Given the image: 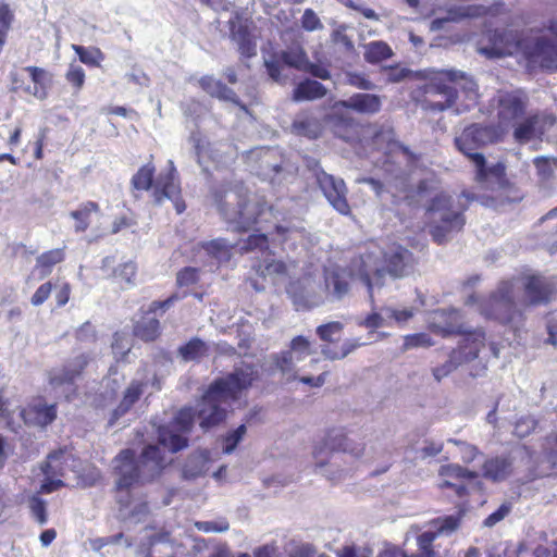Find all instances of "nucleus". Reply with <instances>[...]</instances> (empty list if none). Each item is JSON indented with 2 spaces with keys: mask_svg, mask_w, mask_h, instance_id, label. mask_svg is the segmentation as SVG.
Returning a JSON list of instances; mask_svg holds the SVG:
<instances>
[{
  "mask_svg": "<svg viewBox=\"0 0 557 557\" xmlns=\"http://www.w3.org/2000/svg\"><path fill=\"white\" fill-rule=\"evenodd\" d=\"M253 379L252 369L245 367L215 380L195 409L180 410L170 425L159 429V445L147 446L138 461L134 460L131 450H123L116 456L113 470L119 494L139 482L152 479L171 461L166 453L173 454L187 446L184 434L191 430L195 417L203 430L221 423L226 417L225 405L248 388ZM119 502H122V495H119Z\"/></svg>",
  "mask_w": 557,
  "mask_h": 557,
  "instance_id": "nucleus-1",
  "label": "nucleus"
},
{
  "mask_svg": "<svg viewBox=\"0 0 557 557\" xmlns=\"http://www.w3.org/2000/svg\"><path fill=\"white\" fill-rule=\"evenodd\" d=\"M364 450L363 442L349 437L343 431L333 430L314 444L313 466L318 473L335 482L350 471V467H341L344 456L356 461L363 456Z\"/></svg>",
  "mask_w": 557,
  "mask_h": 557,
  "instance_id": "nucleus-2",
  "label": "nucleus"
},
{
  "mask_svg": "<svg viewBox=\"0 0 557 557\" xmlns=\"http://www.w3.org/2000/svg\"><path fill=\"white\" fill-rule=\"evenodd\" d=\"M360 280L367 285L370 298L375 286L383 285L385 274L394 278L409 274L413 267L412 253L400 245L392 244L383 251H369L355 260Z\"/></svg>",
  "mask_w": 557,
  "mask_h": 557,
  "instance_id": "nucleus-3",
  "label": "nucleus"
},
{
  "mask_svg": "<svg viewBox=\"0 0 557 557\" xmlns=\"http://www.w3.org/2000/svg\"><path fill=\"white\" fill-rule=\"evenodd\" d=\"M218 208L234 231H247L262 222H269L272 208L258 195H248L243 188L230 189L216 196Z\"/></svg>",
  "mask_w": 557,
  "mask_h": 557,
  "instance_id": "nucleus-4",
  "label": "nucleus"
},
{
  "mask_svg": "<svg viewBox=\"0 0 557 557\" xmlns=\"http://www.w3.org/2000/svg\"><path fill=\"white\" fill-rule=\"evenodd\" d=\"M463 95V102L456 106L455 111L461 113L475 106L479 92L476 83L462 72L445 70L440 71L433 83L428 87L426 94L431 97H442L444 100H428V108L443 111L451 108Z\"/></svg>",
  "mask_w": 557,
  "mask_h": 557,
  "instance_id": "nucleus-5",
  "label": "nucleus"
},
{
  "mask_svg": "<svg viewBox=\"0 0 557 557\" xmlns=\"http://www.w3.org/2000/svg\"><path fill=\"white\" fill-rule=\"evenodd\" d=\"M498 137L497 128L473 124L466 127L455 138L457 149L467 156L476 168L478 182L488 186L500 183L505 168L499 162L487 166L484 156L478 152V149L496 141Z\"/></svg>",
  "mask_w": 557,
  "mask_h": 557,
  "instance_id": "nucleus-6",
  "label": "nucleus"
},
{
  "mask_svg": "<svg viewBox=\"0 0 557 557\" xmlns=\"http://www.w3.org/2000/svg\"><path fill=\"white\" fill-rule=\"evenodd\" d=\"M463 210L465 208L446 193H440L432 198L428 208V218L430 233L436 243L446 242L453 233L463 227L466 222Z\"/></svg>",
  "mask_w": 557,
  "mask_h": 557,
  "instance_id": "nucleus-7",
  "label": "nucleus"
},
{
  "mask_svg": "<svg viewBox=\"0 0 557 557\" xmlns=\"http://www.w3.org/2000/svg\"><path fill=\"white\" fill-rule=\"evenodd\" d=\"M529 98L521 89L499 90L492 98L490 107L495 112L498 132H505L520 120L528 106Z\"/></svg>",
  "mask_w": 557,
  "mask_h": 557,
  "instance_id": "nucleus-8",
  "label": "nucleus"
},
{
  "mask_svg": "<svg viewBox=\"0 0 557 557\" xmlns=\"http://www.w3.org/2000/svg\"><path fill=\"white\" fill-rule=\"evenodd\" d=\"M528 34H518L512 29L488 32L479 42V53L490 59L522 54Z\"/></svg>",
  "mask_w": 557,
  "mask_h": 557,
  "instance_id": "nucleus-9",
  "label": "nucleus"
},
{
  "mask_svg": "<svg viewBox=\"0 0 557 557\" xmlns=\"http://www.w3.org/2000/svg\"><path fill=\"white\" fill-rule=\"evenodd\" d=\"M326 288L320 275L307 274L289 283L287 294L297 310H307L326 302Z\"/></svg>",
  "mask_w": 557,
  "mask_h": 557,
  "instance_id": "nucleus-10",
  "label": "nucleus"
},
{
  "mask_svg": "<svg viewBox=\"0 0 557 557\" xmlns=\"http://www.w3.org/2000/svg\"><path fill=\"white\" fill-rule=\"evenodd\" d=\"M231 39L237 45L242 55L250 58L257 53L255 25L251 17L240 11L234 10L227 21Z\"/></svg>",
  "mask_w": 557,
  "mask_h": 557,
  "instance_id": "nucleus-11",
  "label": "nucleus"
},
{
  "mask_svg": "<svg viewBox=\"0 0 557 557\" xmlns=\"http://www.w3.org/2000/svg\"><path fill=\"white\" fill-rule=\"evenodd\" d=\"M479 311L486 318L496 319L502 323L511 322L517 313L512 297V284L503 283L495 294L479 304Z\"/></svg>",
  "mask_w": 557,
  "mask_h": 557,
  "instance_id": "nucleus-12",
  "label": "nucleus"
},
{
  "mask_svg": "<svg viewBox=\"0 0 557 557\" xmlns=\"http://www.w3.org/2000/svg\"><path fill=\"white\" fill-rule=\"evenodd\" d=\"M522 55L530 69H557V44L543 36L529 35Z\"/></svg>",
  "mask_w": 557,
  "mask_h": 557,
  "instance_id": "nucleus-13",
  "label": "nucleus"
},
{
  "mask_svg": "<svg viewBox=\"0 0 557 557\" xmlns=\"http://www.w3.org/2000/svg\"><path fill=\"white\" fill-rule=\"evenodd\" d=\"M317 182L329 203L341 214L348 215L350 206L347 201V187L342 178L324 171L317 173Z\"/></svg>",
  "mask_w": 557,
  "mask_h": 557,
  "instance_id": "nucleus-14",
  "label": "nucleus"
},
{
  "mask_svg": "<svg viewBox=\"0 0 557 557\" xmlns=\"http://www.w3.org/2000/svg\"><path fill=\"white\" fill-rule=\"evenodd\" d=\"M351 267L350 271L339 265L325 268L323 276L320 277L322 280V286L326 288V301L339 300L348 293L349 277L357 276L360 278L358 267L355 265V260Z\"/></svg>",
  "mask_w": 557,
  "mask_h": 557,
  "instance_id": "nucleus-15",
  "label": "nucleus"
},
{
  "mask_svg": "<svg viewBox=\"0 0 557 557\" xmlns=\"http://www.w3.org/2000/svg\"><path fill=\"white\" fill-rule=\"evenodd\" d=\"M311 344L304 336H296L292 339L289 350L282 351L274 357L277 369L286 376L287 381L297 379L296 362L304 360L311 355Z\"/></svg>",
  "mask_w": 557,
  "mask_h": 557,
  "instance_id": "nucleus-16",
  "label": "nucleus"
},
{
  "mask_svg": "<svg viewBox=\"0 0 557 557\" xmlns=\"http://www.w3.org/2000/svg\"><path fill=\"white\" fill-rule=\"evenodd\" d=\"M181 188L173 161H169V172L160 174L153 185L152 196L156 203H161L164 198L173 201L177 213L185 210V203L180 198Z\"/></svg>",
  "mask_w": 557,
  "mask_h": 557,
  "instance_id": "nucleus-17",
  "label": "nucleus"
},
{
  "mask_svg": "<svg viewBox=\"0 0 557 557\" xmlns=\"http://www.w3.org/2000/svg\"><path fill=\"white\" fill-rule=\"evenodd\" d=\"M70 459L71 456L65 451H58L49 455L48 460L42 468L46 480L40 487V492L51 493L63 485V482L59 478L65 476V470Z\"/></svg>",
  "mask_w": 557,
  "mask_h": 557,
  "instance_id": "nucleus-18",
  "label": "nucleus"
},
{
  "mask_svg": "<svg viewBox=\"0 0 557 557\" xmlns=\"http://www.w3.org/2000/svg\"><path fill=\"white\" fill-rule=\"evenodd\" d=\"M281 61L286 65L295 67L297 70H307L309 62L306 53L301 48H293L288 51H283L280 57L274 54L269 59H264V65L267 67L270 77L276 82L281 78Z\"/></svg>",
  "mask_w": 557,
  "mask_h": 557,
  "instance_id": "nucleus-19",
  "label": "nucleus"
},
{
  "mask_svg": "<svg viewBox=\"0 0 557 557\" xmlns=\"http://www.w3.org/2000/svg\"><path fill=\"white\" fill-rule=\"evenodd\" d=\"M460 334L462 338L458 344V348L455 349L451 355L453 361L461 364L478 357L481 348L484 347L485 335L481 330L466 331L463 327Z\"/></svg>",
  "mask_w": 557,
  "mask_h": 557,
  "instance_id": "nucleus-20",
  "label": "nucleus"
},
{
  "mask_svg": "<svg viewBox=\"0 0 557 557\" xmlns=\"http://www.w3.org/2000/svg\"><path fill=\"white\" fill-rule=\"evenodd\" d=\"M460 320L461 315L458 310H437L430 314L428 324L434 334L446 337L450 334L462 332L463 326Z\"/></svg>",
  "mask_w": 557,
  "mask_h": 557,
  "instance_id": "nucleus-21",
  "label": "nucleus"
},
{
  "mask_svg": "<svg viewBox=\"0 0 557 557\" xmlns=\"http://www.w3.org/2000/svg\"><path fill=\"white\" fill-rule=\"evenodd\" d=\"M520 451H516L515 455L509 456H497L488 458L482 466V475L493 482H500L509 478L515 470L516 455Z\"/></svg>",
  "mask_w": 557,
  "mask_h": 557,
  "instance_id": "nucleus-22",
  "label": "nucleus"
},
{
  "mask_svg": "<svg viewBox=\"0 0 557 557\" xmlns=\"http://www.w3.org/2000/svg\"><path fill=\"white\" fill-rule=\"evenodd\" d=\"M21 416L27 424L46 426L55 419L57 410L54 405L37 399L23 409Z\"/></svg>",
  "mask_w": 557,
  "mask_h": 557,
  "instance_id": "nucleus-23",
  "label": "nucleus"
},
{
  "mask_svg": "<svg viewBox=\"0 0 557 557\" xmlns=\"http://www.w3.org/2000/svg\"><path fill=\"white\" fill-rule=\"evenodd\" d=\"M556 288V283L544 276H531L525 284V299L530 305L547 302Z\"/></svg>",
  "mask_w": 557,
  "mask_h": 557,
  "instance_id": "nucleus-24",
  "label": "nucleus"
},
{
  "mask_svg": "<svg viewBox=\"0 0 557 557\" xmlns=\"http://www.w3.org/2000/svg\"><path fill=\"white\" fill-rule=\"evenodd\" d=\"M89 358L85 354L78 355L71 359L62 369L51 373L50 383L54 386L64 383H71L81 375L85 367L88 364Z\"/></svg>",
  "mask_w": 557,
  "mask_h": 557,
  "instance_id": "nucleus-25",
  "label": "nucleus"
},
{
  "mask_svg": "<svg viewBox=\"0 0 557 557\" xmlns=\"http://www.w3.org/2000/svg\"><path fill=\"white\" fill-rule=\"evenodd\" d=\"M344 107L363 114H374L381 110V98L372 94H356L348 100L338 101L336 107Z\"/></svg>",
  "mask_w": 557,
  "mask_h": 557,
  "instance_id": "nucleus-26",
  "label": "nucleus"
},
{
  "mask_svg": "<svg viewBox=\"0 0 557 557\" xmlns=\"http://www.w3.org/2000/svg\"><path fill=\"white\" fill-rule=\"evenodd\" d=\"M292 131L296 135L306 136L308 138H317L322 132V124L312 114L301 112L296 115L292 124Z\"/></svg>",
  "mask_w": 557,
  "mask_h": 557,
  "instance_id": "nucleus-27",
  "label": "nucleus"
},
{
  "mask_svg": "<svg viewBox=\"0 0 557 557\" xmlns=\"http://www.w3.org/2000/svg\"><path fill=\"white\" fill-rule=\"evenodd\" d=\"M200 87L211 95L212 97H216L221 100L231 101L233 103L239 104L237 96L234 91L227 88L221 81L215 79L212 76H203L199 81Z\"/></svg>",
  "mask_w": 557,
  "mask_h": 557,
  "instance_id": "nucleus-28",
  "label": "nucleus"
},
{
  "mask_svg": "<svg viewBox=\"0 0 557 557\" xmlns=\"http://www.w3.org/2000/svg\"><path fill=\"white\" fill-rule=\"evenodd\" d=\"M536 116L534 114L527 116L521 121L513 124V138L516 141L523 144L531 139L539 137V129L536 128Z\"/></svg>",
  "mask_w": 557,
  "mask_h": 557,
  "instance_id": "nucleus-29",
  "label": "nucleus"
},
{
  "mask_svg": "<svg viewBox=\"0 0 557 557\" xmlns=\"http://www.w3.org/2000/svg\"><path fill=\"white\" fill-rule=\"evenodd\" d=\"M326 89L324 86L317 82L307 79L295 88L294 90V99L296 101H304V100H315L319 98H322L325 96Z\"/></svg>",
  "mask_w": 557,
  "mask_h": 557,
  "instance_id": "nucleus-30",
  "label": "nucleus"
},
{
  "mask_svg": "<svg viewBox=\"0 0 557 557\" xmlns=\"http://www.w3.org/2000/svg\"><path fill=\"white\" fill-rule=\"evenodd\" d=\"M293 262H284L267 257L260 265V273L264 277L269 276L273 280H278L287 275L294 268Z\"/></svg>",
  "mask_w": 557,
  "mask_h": 557,
  "instance_id": "nucleus-31",
  "label": "nucleus"
},
{
  "mask_svg": "<svg viewBox=\"0 0 557 557\" xmlns=\"http://www.w3.org/2000/svg\"><path fill=\"white\" fill-rule=\"evenodd\" d=\"M208 345L200 338H193L178 349L180 356L186 362L199 361L202 357L208 355Z\"/></svg>",
  "mask_w": 557,
  "mask_h": 557,
  "instance_id": "nucleus-32",
  "label": "nucleus"
},
{
  "mask_svg": "<svg viewBox=\"0 0 557 557\" xmlns=\"http://www.w3.org/2000/svg\"><path fill=\"white\" fill-rule=\"evenodd\" d=\"M134 333L143 341H154L160 335L159 320L149 315L143 317L141 320L137 322Z\"/></svg>",
  "mask_w": 557,
  "mask_h": 557,
  "instance_id": "nucleus-33",
  "label": "nucleus"
},
{
  "mask_svg": "<svg viewBox=\"0 0 557 557\" xmlns=\"http://www.w3.org/2000/svg\"><path fill=\"white\" fill-rule=\"evenodd\" d=\"M99 211L98 203L94 201H87L79 206L77 210H74L70 213L71 218H73L75 223V232L82 233L85 232L89 226V218L94 212Z\"/></svg>",
  "mask_w": 557,
  "mask_h": 557,
  "instance_id": "nucleus-34",
  "label": "nucleus"
},
{
  "mask_svg": "<svg viewBox=\"0 0 557 557\" xmlns=\"http://www.w3.org/2000/svg\"><path fill=\"white\" fill-rule=\"evenodd\" d=\"M143 394V384L139 382H132L124 392V396L119 407L114 411L115 418L126 413L129 408L139 399Z\"/></svg>",
  "mask_w": 557,
  "mask_h": 557,
  "instance_id": "nucleus-35",
  "label": "nucleus"
},
{
  "mask_svg": "<svg viewBox=\"0 0 557 557\" xmlns=\"http://www.w3.org/2000/svg\"><path fill=\"white\" fill-rule=\"evenodd\" d=\"M64 259V252L62 249H52L40 255L36 260V269L40 271L41 276L50 274L51 269L57 263H60Z\"/></svg>",
  "mask_w": 557,
  "mask_h": 557,
  "instance_id": "nucleus-36",
  "label": "nucleus"
},
{
  "mask_svg": "<svg viewBox=\"0 0 557 557\" xmlns=\"http://www.w3.org/2000/svg\"><path fill=\"white\" fill-rule=\"evenodd\" d=\"M209 456L206 451L194 454L187 461L184 468V475L186 478H196L205 473L208 469L207 463Z\"/></svg>",
  "mask_w": 557,
  "mask_h": 557,
  "instance_id": "nucleus-37",
  "label": "nucleus"
},
{
  "mask_svg": "<svg viewBox=\"0 0 557 557\" xmlns=\"http://www.w3.org/2000/svg\"><path fill=\"white\" fill-rule=\"evenodd\" d=\"M72 49L76 52L79 61L89 66H100L104 60V54L97 47L85 48L79 45H72Z\"/></svg>",
  "mask_w": 557,
  "mask_h": 557,
  "instance_id": "nucleus-38",
  "label": "nucleus"
},
{
  "mask_svg": "<svg viewBox=\"0 0 557 557\" xmlns=\"http://www.w3.org/2000/svg\"><path fill=\"white\" fill-rule=\"evenodd\" d=\"M392 55V49L383 41H373L366 46L364 58L368 62L377 63Z\"/></svg>",
  "mask_w": 557,
  "mask_h": 557,
  "instance_id": "nucleus-39",
  "label": "nucleus"
},
{
  "mask_svg": "<svg viewBox=\"0 0 557 557\" xmlns=\"http://www.w3.org/2000/svg\"><path fill=\"white\" fill-rule=\"evenodd\" d=\"M208 253L212 255L220 261H226L231 257L233 245L223 238H216L203 245Z\"/></svg>",
  "mask_w": 557,
  "mask_h": 557,
  "instance_id": "nucleus-40",
  "label": "nucleus"
},
{
  "mask_svg": "<svg viewBox=\"0 0 557 557\" xmlns=\"http://www.w3.org/2000/svg\"><path fill=\"white\" fill-rule=\"evenodd\" d=\"M154 166L148 163L141 166L133 176L132 184L136 189L148 190L152 187Z\"/></svg>",
  "mask_w": 557,
  "mask_h": 557,
  "instance_id": "nucleus-41",
  "label": "nucleus"
},
{
  "mask_svg": "<svg viewBox=\"0 0 557 557\" xmlns=\"http://www.w3.org/2000/svg\"><path fill=\"white\" fill-rule=\"evenodd\" d=\"M438 475L446 479H469L474 480L479 476L478 472L469 471L459 465H445L438 470Z\"/></svg>",
  "mask_w": 557,
  "mask_h": 557,
  "instance_id": "nucleus-42",
  "label": "nucleus"
},
{
  "mask_svg": "<svg viewBox=\"0 0 557 557\" xmlns=\"http://www.w3.org/2000/svg\"><path fill=\"white\" fill-rule=\"evenodd\" d=\"M460 522L461 513L458 512L457 515L438 518L433 523L436 527L437 535H449L460 527Z\"/></svg>",
  "mask_w": 557,
  "mask_h": 557,
  "instance_id": "nucleus-43",
  "label": "nucleus"
},
{
  "mask_svg": "<svg viewBox=\"0 0 557 557\" xmlns=\"http://www.w3.org/2000/svg\"><path fill=\"white\" fill-rule=\"evenodd\" d=\"M136 264L133 261H126L113 270V277L120 283L132 285L136 275Z\"/></svg>",
  "mask_w": 557,
  "mask_h": 557,
  "instance_id": "nucleus-44",
  "label": "nucleus"
},
{
  "mask_svg": "<svg viewBox=\"0 0 557 557\" xmlns=\"http://www.w3.org/2000/svg\"><path fill=\"white\" fill-rule=\"evenodd\" d=\"M86 74L84 69L75 62L70 63L65 73V79L74 87V92H78L85 84Z\"/></svg>",
  "mask_w": 557,
  "mask_h": 557,
  "instance_id": "nucleus-45",
  "label": "nucleus"
},
{
  "mask_svg": "<svg viewBox=\"0 0 557 557\" xmlns=\"http://www.w3.org/2000/svg\"><path fill=\"white\" fill-rule=\"evenodd\" d=\"M247 432L245 424L239 425L236 430L230 432L223 437L222 450L224 454H231L237 445L243 441Z\"/></svg>",
  "mask_w": 557,
  "mask_h": 557,
  "instance_id": "nucleus-46",
  "label": "nucleus"
},
{
  "mask_svg": "<svg viewBox=\"0 0 557 557\" xmlns=\"http://www.w3.org/2000/svg\"><path fill=\"white\" fill-rule=\"evenodd\" d=\"M534 165L539 177L542 181H547L553 176L554 171L557 168V160L547 157H537L534 159Z\"/></svg>",
  "mask_w": 557,
  "mask_h": 557,
  "instance_id": "nucleus-47",
  "label": "nucleus"
},
{
  "mask_svg": "<svg viewBox=\"0 0 557 557\" xmlns=\"http://www.w3.org/2000/svg\"><path fill=\"white\" fill-rule=\"evenodd\" d=\"M437 536L435 531H425L418 536L417 543L421 550L419 557H434L435 552L432 548V543Z\"/></svg>",
  "mask_w": 557,
  "mask_h": 557,
  "instance_id": "nucleus-48",
  "label": "nucleus"
},
{
  "mask_svg": "<svg viewBox=\"0 0 557 557\" xmlns=\"http://www.w3.org/2000/svg\"><path fill=\"white\" fill-rule=\"evenodd\" d=\"M432 345H434V342L428 334L418 333L405 336L403 347L405 350H408L418 347H430Z\"/></svg>",
  "mask_w": 557,
  "mask_h": 557,
  "instance_id": "nucleus-49",
  "label": "nucleus"
},
{
  "mask_svg": "<svg viewBox=\"0 0 557 557\" xmlns=\"http://www.w3.org/2000/svg\"><path fill=\"white\" fill-rule=\"evenodd\" d=\"M448 442L459 447L460 457L466 463L472 462L481 454L478 447L472 444L454 438H449Z\"/></svg>",
  "mask_w": 557,
  "mask_h": 557,
  "instance_id": "nucleus-50",
  "label": "nucleus"
},
{
  "mask_svg": "<svg viewBox=\"0 0 557 557\" xmlns=\"http://www.w3.org/2000/svg\"><path fill=\"white\" fill-rule=\"evenodd\" d=\"M361 346V343H359L358 341L354 339V341H347L345 342L342 347H341V352H333L331 351L329 348H323L322 349V354L331 359V360H335V359H342V358H345L347 355H349L351 351H354L357 347Z\"/></svg>",
  "mask_w": 557,
  "mask_h": 557,
  "instance_id": "nucleus-51",
  "label": "nucleus"
},
{
  "mask_svg": "<svg viewBox=\"0 0 557 557\" xmlns=\"http://www.w3.org/2000/svg\"><path fill=\"white\" fill-rule=\"evenodd\" d=\"M195 527L205 533L211 532H225L230 529V524L226 520H214V521H198Z\"/></svg>",
  "mask_w": 557,
  "mask_h": 557,
  "instance_id": "nucleus-52",
  "label": "nucleus"
},
{
  "mask_svg": "<svg viewBox=\"0 0 557 557\" xmlns=\"http://www.w3.org/2000/svg\"><path fill=\"white\" fill-rule=\"evenodd\" d=\"M536 426V421L529 416L520 418L515 424V434L523 438L528 436Z\"/></svg>",
  "mask_w": 557,
  "mask_h": 557,
  "instance_id": "nucleus-53",
  "label": "nucleus"
},
{
  "mask_svg": "<svg viewBox=\"0 0 557 557\" xmlns=\"http://www.w3.org/2000/svg\"><path fill=\"white\" fill-rule=\"evenodd\" d=\"M29 508L33 516L37 519L40 524L46 523V503L39 497L33 496L29 499Z\"/></svg>",
  "mask_w": 557,
  "mask_h": 557,
  "instance_id": "nucleus-54",
  "label": "nucleus"
},
{
  "mask_svg": "<svg viewBox=\"0 0 557 557\" xmlns=\"http://www.w3.org/2000/svg\"><path fill=\"white\" fill-rule=\"evenodd\" d=\"M302 27L308 30H317L323 27L320 18L311 9H306L301 17Z\"/></svg>",
  "mask_w": 557,
  "mask_h": 557,
  "instance_id": "nucleus-55",
  "label": "nucleus"
},
{
  "mask_svg": "<svg viewBox=\"0 0 557 557\" xmlns=\"http://www.w3.org/2000/svg\"><path fill=\"white\" fill-rule=\"evenodd\" d=\"M343 329L342 323L339 322H330L323 325H320L317 329V333L322 341L331 342L332 336L338 334Z\"/></svg>",
  "mask_w": 557,
  "mask_h": 557,
  "instance_id": "nucleus-56",
  "label": "nucleus"
},
{
  "mask_svg": "<svg viewBox=\"0 0 557 557\" xmlns=\"http://www.w3.org/2000/svg\"><path fill=\"white\" fill-rule=\"evenodd\" d=\"M52 290V284L51 282H46L41 284L34 295L32 296L30 302L33 306L38 307L42 305L50 296Z\"/></svg>",
  "mask_w": 557,
  "mask_h": 557,
  "instance_id": "nucleus-57",
  "label": "nucleus"
},
{
  "mask_svg": "<svg viewBox=\"0 0 557 557\" xmlns=\"http://www.w3.org/2000/svg\"><path fill=\"white\" fill-rule=\"evenodd\" d=\"M268 245V238L263 234H255L250 235L243 246L239 247L240 250L249 251L256 248L263 249Z\"/></svg>",
  "mask_w": 557,
  "mask_h": 557,
  "instance_id": "nucleus-58",
  "label": "nucleus"
},
{
  "mask_svg": "<svg viewBox=\"0 0 557 557\" xmlns=\"http://www.w3.org/2000/svg\"><path fill=\"white\" fill-rule=\"evenodd\" d=\"M384 313L387 318L394 319L398 323H404L413 317V311L411 309H394L391 307L384 308Z\"/></svg>",
  "mask_w": 557,
  "mask_h": 557,
  "instance_id": "nucleus-59",
  "label": "nucleus"
},
{
  "mask_svg": "<svg viewBox=\"0 0 557 557\" xmlns=\"http://www.w3.org/2000/svg\"><path fill=\"white\" fill-rule=\"evenodd\" d=\"M534 116H536L537 120L536 128H540L539 137L547 132L556 123V116L549 113H536Z\"/></svg>",
  "mask_w": 557,
  "mask_h": 557,
  "instance_id": "nucleus-60",
  "label": "nucleus"
},
{
  "mask_svg": "<svg viewBox=\"0 0 557 557\" xmlns=\"http://www.w3.org/2000/svg\"><path fill=\"white\" fill-rule=\"evenodd\" d=\"M386 319H388V318L384 313V309H383L381 313L373 312L372 314L368 315L362 324L369 329H377V327L388 325V323L386 322Z\"/></svg>",
  "mask_w": 557,
  "mask_h": 557,
  "instance_id": "nucleus-61",
  "label": "nucleus"
},
{
  "mask_svg": "<svg viewBox=\"0 0 557 557\" xmlns=\"http://www.w3.org/2000/svg\"><path fill=\"white\" fill-rule=\"evenodd\" d=\"M198 278L197 270L194 268H185L177 273V283L181 286H187L195 283Z\"/></svg>",
  "mask_w": 557,
  "mask_h": 557,
  "instance_id": "nucleus-62",
  "label": "nucleus"
},
{
  "mask_svg": "<svg viewBox=\"0 0 557 557\" xmlns=\"http://www.w3.org/2000/svg\"><path fill=\"white\" fill-rule=\"evenodd\" d=\"M25 71L29 73L33 84L40 86L48 85L47 72L44 69L27 66Z\"/></svg>",
  "mask_w": 557,
  "mask_h": 557,
  "instance_id": "nucleus-63",
  "label": "nucleus"
},
{
  "mask_svg": "<svg viewBox=\"0 0 557 557\" xmlns=\"http://www.w3.org/2000/svg\"><path fill=\"white\" fill-rule=\"evenodd\" d=\"M509 506L502 505L496 511L491 513L483 522L485 527H493L502 521L509 513Z\"/></svg>",
  "mask_w": 557,
  "mask_h": 557,
  "instance_id": "nucleus-64",
  "label": "nucleus"
}]
</instances>
